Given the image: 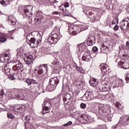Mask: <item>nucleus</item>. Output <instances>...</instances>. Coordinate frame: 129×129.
Wrapping results in <instances>:
<instances>
[{
	"mask_svg": "<svg viewBox=\"0 0 129 129\" xmlns=\"http://www.w3.org/2000/svg\"><path fill=\"white\" fill-rule=\"evenodd\" d=\"M72 124V121H69L68 123L64 124V126H69Z\"/></svg>",
	"mask_w": 129,
	"mask_h": 129,
	"instance_id": "nucleus-42",
	"label": "nucleus"
},
{
	"mask_svg": "<svg viewBox=\"0 0 129 129\" xmlns=\"http://www.w3.org/2000/svg\"><path fill=\"white\" fill-rule=\"evenodd\" d=\"M126 27L127 28V30H128L129 29V23L127 21V25H126Z\"/></svg>",
	"mask_w": 129,
	"mask_h": 129,
	"instance_id": "nucleus-54",
	"label": "nucleus"
},
{
	"mask_svg": "<svg viewBox=\"0 0 129 129\" xmlns=\"http://www.w3.org/2000/svg\"><path fill=\"white\" fill-rule=\"evenodd\" d=\"M109 82L107 81H104L101 83L99 86V89L102 92H104L105 91H108L109 90Z\"/></svg>",
	"mask_w": 129,
	"mask_h": 129,
	"instance_id": "nucleus-8",
	"label": "nucleus"
},
{
	"mask_svg": "<svg viewBox=\"0 0 129 129\" xmlns=\"http://www.w3.org/2000/svg\"><path fill=\"white\" fill-rule=\"evenodd\" d=\"M28 129H33V127L32 126H30V127H28Z\"/></svg>",
	"mask_w": 129,
	"mask_h": 129,
	"instance_id": "nucleus-57",
	"label": "nucleus"
},
{
	"mask_svg": "<svg viewBox=\"0 0 129 129\" xmlns=\"http://www.w3.org/2000/svg\"><path fill=\"white\" fill-rule=\"evenodd\" d=\"M113 29H114V31H117L119 29V26H118V25H115Z\"/></svg>",
	"mask_w": 129,
	"mask_h": 129,
	"instance_id": "nucleus-45",
	"label": "nucleus"
},
{
	"mask_svg": "<svg viewBox=\"0 0 129 129\" xmlns=\"http://www.w3.org/2000/svg\"><path fill=\"white\" fill-rule=\"evenodd\" d=\"M84 30H85V28L81 25H72L69 27L68 32L73 35H77Z\"/></svg>",
	"mask_w": 129,
	"mask_h": 129,
	"instance_id": "nucleus-4",
	"label": "nucleus"
},
{
	"mask_svg": "<svg viewBox=\"0 0 129 129\" xmlns=\"http://www.w3.org/2000/svg\"><path fill=\"white\" fill-rule=\"evenodd\" d=\"M7 41V38L5 37L0 38V43H5Z\"/></svg>",
	"mask_w": 129,
	"mask_h": 129,
	"instance_id": "nucleus-40",
	"label": "nucleus"
},
{
	"mask_svg": "<svg viewBox=\"0 0 129 129\" xmlns=\"http://www.w3.org/2000/svg\"><path fill=\"white\" fill-rule=\"evenodd\" d=\"M84 100H92L93 99V93L92 91H87L83 96Z\"/></svg>",
	"mask_w": 129,
	"mask_h": 129,
	"instance_id": "nucleus-11",
	"label": "nucleus"
},
{
	"mask_svg": "<svg viewBox=\"0 0 129 129\" xmlns=\"http://www.w3.org/2000/svg\"><path fill=\"white\" fill-rule=\"evenodd\" d=\"M42 113H49L50 109L52 108L50 101H44L42 104Z\"/></svg>",
	"mask_w": 129,
	"mask_h": 129,
	"instance_id": "nucleus-5",
	"label": "nucleus"
},
{
	"mask_svg": "<svg viewBox=\"0 0 129 129\" xmlns=\"http://www.w3.org/2000/svg\"><path fill=\"white\" fill-rule=\"evenodd\" d=\"M24 13L27 17H30L33 15V6L32 5L26 6L24 9Z\"/></svg>",
	"mask_w": 129,
	"mask_h": 129,
	"instance_id": "nucleus-10",
	"label": "nucleus"
},
{
	"mask_svg": "<svg viewBox=\"0 0 129 129\" xmlns=\"http://www.w3.org/2000/svg\"><path fill=\"white\" fill-rule=\"evenodd\" d=\"M60 12H58V11H54L52 12V15H59V16H60Z\"/></svg>",
	"mask_w": 129,
	"mask_h": 129,
	"instance_id": "nucleus-44",
	"label": "nucleus"
},
{
	"mask_svg": "<svg viewBox=\"0 0 129 129\" xmlns=\"http://www.w3.org/2000/svg\"><path fill=\"white\" fill-rule=\"evenodd\" d=\"M115 24H116L115 22H114V21L112 22V25H115Z\"/></svg>",
	"mask_w": 129,
	"mask_h": 129,
	"instance_id": "nucleus-56",
	"label": "nucleus"
},
{
	"mask_svg": "<svg viewBox=\"0 0 129 129\" xmlns=\"http://www.w3.org/2000/svg\"><path fill=\"white\" fill-rule=\"evenodd\" d=\"M64 6H63V5H61L59 7V10H60V11H62L63 12H64Z\"/></svg>",
	"mask_w": 129,
	"mask_h": 129,
	"instance_id": "nucleus-49",
	"label": "nucleus"
},
{
	"mask_svg": "<svg viewBox=\"0 0 129 129\" xmlns=\"http://www.w3.org/2000/svg\"><path fill=\"white\" fill-rule=\"evenodd\" d=\"M54 105H55V106H56V107H57V108H58V107H59V103H56L55 104H54Z\"/></svg>",
	"mask_w": 129,
	"mask_h": 129,
	"instance_id": "nucleus-52",
	"label": "nucleus"
},
{
	"mask_svg": "<svg viewBox=\"0 0 129 129\" xmlns=\"http://www.w3.org/2000/svg\"><path fill=\"white\" fill-rule=\"evenodd\" d=\"M80 107L82 108V109H85V108H86V104L84 103H81Z\"/></svg>",
	"mask_w": 129,
	"mask_h": 129,
	"instance_id": "nucleus-38",
	"label": "nucleus"
},
{
	"mask_svg": "<svg viewBox=\"0 0 129 129\" xmlns=\"http://www.w3.org/2000/svg\"><path fill=\"white\" fill-rule=\"evenodd\" d=\"M8 117L9 118L14 119V118H15V116L14 115H13L12 113H9V114H8Z\"/></svg>",
	"mask_w": 129,
	"mask_h": 129,
	"instance_id": "nucleus-41",
	"label": "nucleus"
},
{
	"mask_svg": "<svg viewBox=\"0 0 129 129\" xmlns=\"http://www.w3.org/2000/svg\"><path fill=\"white\" fill-rule=\"evenodd\" d=\"M10 60V53H5L2 54L1 57V61L3 63H5V62H8Z\"/></svg>",
	"mask_w": 129,
	"mask_h": 129,
	"instance_id": "nucleus-21",
	"label": "nucleus"
},
{
	"mask_svg": "<svg viewBox=\"0 0 129 129\" xmlns=\"http://www.w3.org/2000/svg\"><path fill=\"white\" fill-rule=\"evenodd\" d=\"M107 97H108V100H109V101H113V97L111 95H110V96L107 95Z\"/></svg>",
	"mask_w": 129,
	"mask_h": 129,
	"instance_id": "nucleus-39",
	"label": "nucleus"
},
{
	"mask_svg": "<svg viewBox=\"0 0 129 129\" xmlns=\"http://www.w3.org/2000/svg\"><path fill=\"white\" fill-rule=\"evenodd\" d=\"M5 73L6 74H7V75H8L9 79H10V80H15V79H16V78H15V77H14V72L13 73V74H12L11 73V70L10 69H9V68L8 67H5Z\"/></svg>",
	"mask_w": 129,
	"mask_h": 129,
	"instance_id": "nucleus-17",
	"label": "nucleus"
},
{
	"mask_svg": "<svg viewBox=\"0 0 129 129\" xmlns=\"http://www.w3.org/2000/svg\"><path fill=\"white\" fill-rule=\"evenodd\" d=\"M65 91L67 92V91H69V87H67Z\"/></svg>",
	"mask_w": 129,
	"mask_h": 129,
	"instance_id": "nucleus-53",
	"label": "nucleus"
},
{
	"mask_svg": "<svg viewBox=\"0 0 129 129\" xmlns=\"http://www.w3.org/2000/svg\"><path fill=\"white\" fill-rule=\"evenodd\" d=\"M51 64H52L53 67L55 68V69H56V70H58V69H60V68H61L59 60H58V59L56 58H54V59H53V61L51 62Z\"/></svg>",
	"mask_w": 129,
	"mask_h": 129,
	"instance_id": "nucleus-23",
	"label": "nucleus"
},
{
	"mask_svg": "<svg viewBox=\"0 0 129 129\" xmlns=\"http://www.w3.org/2000/svg\"><path fill=\"white\" fill-rule=\"evenodd\" d=\"M0 3L4 7H7V6H9L10 3V0H0Z\"/></svg>",
	"mask_w": 129,
	"mask_h": 129,
	"instance_id": "nucleus-31",
	"label": "nucleus"
},
{
	"mask_svg": "<svg viewBox=\"0 0 129 129\" xmlns=\"http://www.w3.org/2000/svg\"><path fill=\"white\" fill-rule=\"evenodd\" d=\"M118 66L120 68H124V69H129L128 62L122 60L118 62Z\"/></svg>",
	"mask_w": 129,
	"mask_h": 129,
	"instance_id": "nucleus-18",
	"label": "nucleus"
},
{
	"mask_svg": "<svg viewBox=\"0 0 129 129\" xmlns=\"http://www.w3.org/2000/svg\"><path fill=\"white\" fill-rule=\"evenodd\" d=\"M127 24V21L122 20L120 22L119 27L123 31V33H126L127 32V28L126 25Z\"/></svg>",
	"mask_w": 129,
	"mask_h": 129,
	"instance_id": "nucleus-14",
	"label": "nucleus"
},
{
	"mask_svg": "<svg viewBox=\"0 0 129 129\" xmlns=\"http://www.w3.org/2000/svg\"><path fill=\"white\" fill-rule=\"evenodd\" d=\"M123 86V83L122 80L121 79H117L115 81V83L114 85V87H117V88H122Z\"/></svg>",
	"mask_w": 129,
	"mask_h": 129,
	"instance_id": "nucleus-22",
	"label": "nucleus"
},
{
	"mask_svg": "<svg viewBox=\"0 0 129 129\" xmlns=\"http://www.w3.org/2000/svg\"><path fill=\"white\" fill-rule=\"evenodd\" d=\"M24 106L22 105H15L14 106V110L15 112L19 113H23V112L25 110L24 109Z\"/></svg>",
	"mask_w": 129,
	"mask_h": 129,
	"instance_id": "nucleus-15",
	"label": "nucleus"
},
{
	"mask_svg": "<svg viewBox=\"0 0 129 129\" xmlns=\"http://www.w3.org/2000/svg\"><path fill=\"white\" fill-rule=\"evenodd\" d=\"M62 97L64 104H71L73 101V97L70 93L64 94Z\"/></svg>",
	"mask_w": 129,
	"mask_h": 129,
	"instance_id": "nucleus-9",
	"label": "nucleus"
},
{
	"mask_svg": "<svg viewBox=\"0 0 129 129\" xmlns=\"http://www.w3.org/2000/svg\"><path fill=\"white\" fill-rule=\"evenodd\" d=\"M2 110H3V111H6L7 110V109H3Z\"/></svg>",
	"mask_w": 129,
	"mask_h": 129,
	"instance_id": "nucleus-58",
	"label": "nucleus"
},
{
	"mask_svg": "<svg viewBox=\"0 0 129 129\" xmlns=\"http://www.w3.org/2000/svg\"><path fill=\"white\" fill-rule=\"evenodd\" d=\"M76 69L78 72H80V73H82V74H84V73H85V70L83 69V68L79 67H77Z\"/></svg>",
	"mask_w": 129,
	"mask_h": 129,
	"instance_id": "nucleus-35",
	"label": "nucleus"
},
{
	"mask_svg": "<svg viewBox=\"0 0 129 129\" xmlns=\"http://www.w3.org/2000/svg\"><path fill=\"white\" fill-rule=\"evenodd\" d=\"M64 8H69V3L66 2L64 4Z\"/></svg>",
	"mask_w": 129,
	"mask_h": 129,
	"instance_id": "nucleus-47",
	"label": "nucleus"
},
{
	"mask_svg": "<svg viewBox=\"0 0 129 129\" xmlns=\"http://www.w3.org/2000/svg\"><path fill=\"white\" fill-rule=\"evenodd\" d=\"M113 103H114V106H116V107H117V108H119V109L121 108V104L119 103L118 102L114 101Z\"/></svg>",
	"mask_w": 129,
	"mask_h": 129,
	"instance_id": "nucleus-36",
	"label": "nucleus"
},
{
	"mask_svg": "<svg viewBox=\"0 0 129 129\" xmlns=\"http://www.w3.org/2000/svg\"><path fill=\"white\" fill-rule=\"evenodd\" d=\"M80 118H81V120H84V121H88L89 120V118L88 116L86 114H82L80 115Z\"/></svg>",
	"mask_w": 129,
	"mask_h": 129,
	"instance_id": "nucleus-34",
	"label": "nucleus"
},
{
	"mask_svg": "<svg viewBox=\"0 0 129 129\" xmlns=\"http://www.w3.org/2000/svg\"><path fill=\"white\" fill-rule=\"evenodd\" d=\"M8 22L10 24H12V25H16V18H15L14 16H9Z\"/></svg>",
	"mask_w": 129,
	"mask_h": 129,
	"instance_id": "nucleus-29",
	"label": "nucleus"
},
{
	"mask_svg": "<svg viewBox=\"0 0 129 129\" xmlns=\"http://www.w3.org/2000/svg\"><path fill=\"white\" fill-rule=\"evenodd\" d=\"M24 62L26 65L30 66L31 64H33V55H27L24 59Z\"/></svg>",
	"mask_w": 129,
	"mask_h": 129,
	"instance_id": "nucleus-16",
	"label": "nucleus"
},
{
	"mask_svg": "<svg viewBox=\"0 0 129 129\" xmlns=\"http://www.w3.org/2000/svg\"><path fill=\"white\" fill-rule=\"evenodd\" d=\"M91 112H93V111H91Z\"/></svg>",
	"mask_w": 129,
	"mask_h": 129,
	"instance_id": "nucleus-61",
	"label": "nucleus"
},
{
	"mask_svg": "<svg viewBox=\"0 0 129 129\" xmlns=\"http://www.w3.org/2000/svg\"><path fill=\"white\" fill-rule=\"evenodd\" d=\"M25 82L27 84L28 86H30L31 84H34V85H36L37 88H40V83H39L36 80L28 79L25 81Z\"/></svg>",
	"mask_w": 129,
	"mask_h": 129,
	"instance_id": "nucleus-13",
	"label": "nucleus"
},
{
	"mask_svg": "<svg viewBox=\"0 0 129 129\" xmlns=\"http://www.w3.org/2000/svg\"><path fill=\"white\" fill-rule=\"evenodd\" d=\"M89 8L85 7L83 9V12L84 14H86V16L90 19V22L94 23L97 19V13L93 11L88 12Z\"/></svg>",
	"mask_w": 129,
	"mask_h": 129,
	"instance_id": "nucleus-3",
	"label": "nucleus"
},
{
	"mask_svg": "<svg viewBox=\"0 0 129 129\" xmlns=\"http://www.w3.org/2000/svg\"><path fill=\"white\" fill-rule=\"evenodd\" d=\"M77 47V50H78L79 52H81V51H85V50H86V45H85V42L78 44Z\"/></svg>",
	"mask_w": 129,
	"mask_h": 129,
	"instance_id": "nucleus-24",
	"label": "nucleus"
},
{
	"mask_svg": "<svg viewBox=\"0 0 129 129\" xmlns=\"http://www.w3.org/2000/svg\"><path fill=\"white\" fill-rule=\"evenodd\" d=\"M126 81H128L129 82V73H128L126 75V77L125 78Z\"/></svg>",
	"mask_w": 129,
	"mask_h": 129,
	"instance_id": "nucleus-48",
	"label": "nucleus"
},
{
	"mask_svg": "<svg viewBox=\"0 0 129 129\" xmlns=\"http://www.w3.org/2000/svg\"><path fill=\"white\" fill-rule=\"evenodd\" d=\"M99 113L101 112H103V113H106L107 112V108H105L104 105H103L102 108L100 106L99 107Z\"/></svg>",
	"mask_w": 129,
	"mask_h": 129,
	"instance_id": "nucleus-33",
	"label": "nucleus"
},
{
	"mask_svg": "<svg viewBox=\"0 0 129 129\" xmlns=\"http://www.w3.org/2000/svg\"><path fill=\"white\" fill-rule=\"evenodd\" d=\"M89 83L91 86H97L98 85V81L96 80V79L92 78L90 79Z\"/></svg>",
	"mask_w": 129,
	"mask_h": 129,
	"instance_id": "nucleus-27",
	"label": "nucleus"
},
{
	"mask_svg": "<svg viewBox=\"0 0 129 129\" xmlns=\"http://www.w3.org/2000/svg\"><path fill=\"white\" fill-rule=\"evenodd\" d=\"M101 53H106L108 51V47L104 44H102L101 47Z\"/></svg>",
	"mask_w": 129,
	"mask_h": 129,
	"instance_id": "nucleus-32",
	"label": "nucleus"
},
{
	"mask_svg": "<svg viewBox=\"0 0 129 129\" xmlns=\"http://www.w3.org/2000/svg\"><path fill=\"white\" fill-rule=\"evenodd\" d=\"M60 38L57 33H54L49 36L47 39V41L49 44H57V42L59 41Z\"/></svg>",
	"mask_w": 129,
	"mask_h": 129,
	"instance_id": "nucleus-7",
	"label": "nucleus"
},
{
	"mask_svg": "<svg viewBox=\"0 0 129 129\" xmlns=\"http://www.w3.org/2000/svg\"><path fill=\"white\" fill-rule=\"evenodd\" d=\"M90 56L88 54V53L85 52L82 57V60L83 61H87V62H89L91 60Z\"/></svg>",
	"mask_w": 129,
	"mask_h": 129,
	"instance_id": "nucleus-28",
	"label": "nucleus"
},
{
	"mask_svg": "<svg viewBox=\"0 0 129 129\" xmlns=\"http://www.w3.org/2000/svg\"><path fill=\"white\" fill-rule=\"evenodd\" d=\"M87 46H92L95 43V37L94 36H90L88 37L87 41Z\"/></svg>",
	"mask_w": 129,
	"mask_h": 129,
	"instance_id": "nucleus-20",
	"label": "nucleus"
},
{
	"mask_svg": "<svg viewBox=\"0 0 129 129\" xmlns=\"http://www.w3.org/2000/svg\"><path fill=\"white\" fill-rule=\"evenodd\" d=\"M60 79V77H57L52 78L49 79V83L50 86H52V89H51V91L55 90L57 85L59 84V80Z\"/></svg>",
	"mask_w": 129,
	"mask_h": 129,
	"instance_id": "nucleus-6",
	"label": "nucleus"
},
{
	"mask_svg": "<svg viewBox=\"0 0 129 129\" xmlns=\"http://www.w3.org/2000/svg\"><path fill=\"white\" fill-rule=\"evenodd\" d=\"M126 46L129 47V41H127L126 43Z\"/></svg>",
	"mask_w": 129,
	"mask_h": 129,
	"instance_id": "nucleus-55",
	"label": "nucleus"
},
{
	"mask_svg": "<svg viewBox=\"0 0 129 129\" xmlns=\"http://www.w3.org/2000/svg\"><path fill=\"white\" fill-rule=\"evenodd\" d=\"M24 66H23V64L20 62V61H17V63L14 65L12 68L14 73L13 75H16V71L18 72V70H21L23 69Z\"/></svg>",
	"mask_w": 129,
	"mask_h": 129,
	"instance_id": "nucleus-12",
	"label": "nucleus"
},
{
	"mask_svg": "<svg viewBox=\"0 0 129 129\" xmlns=\"http://www.w3.org/2000/svg\"><path fill=\"white\" fill-rule=\"evenodd\" d=\"M7 95H8L10 99H14V98H16V93H15V92L14 91L8 92L7 93Z\"/></svg>",
	"mask_w": 129,
	"mask_h": 129,
	"instance_id": "nucleus-30",
	"label": "nucleus"
},
{
	"mask_svg": "<svg viewBox=\"0 0 129 129\" xmlns=\"http://www.w3.org/2000/svg\"><path fill=\"white\" fill-rule=\"evenodd\" d=\"M70 116H71V117H73V118H77V117H76V115H75L73 114H71L70 115Z\"/></svg>",
	"mask_w": 129,
	"mask_h": 129,
	"instance_id": "nucleus-50",
	"label": "nucleus"
},
{
	"mask_svg": "<svg viewBox=\"0 0 129 129\" xmlns=\"http://www.w3.org/2000/svg\"><path fill=\"white\" fill-rule=\"evenodd\" d=\"M34 34V32H32L30 34L27 35L26 37V42L28 43V45L31 47V48H37L40 44H41V40H37L34 37H31Z\"/></svg>",
	"mask_w": 129,
	"mask_h": 129,
	"instance_id": "nucleus-1",
	"label": "nucleus"
},
{
	"mask_svg": "<svg viewBox=\"0 0 129 129\" xmlns=\"http://www.w3.org/2000/svg\"><path fill=\"white\" fill-rule=\"evenodd\" d=\"M43 19H44L43 15L40 13H37L36 14V17L34 18L35 24H38V22H41Z\"/></svg>",
	"mask_w": 129,
	"mask_h": 129,
	"instance_id": "nucleus-19",
	"label": "nucleus"
},
{
	"mask_svg": "<svg viewBox=\"0 0 129 129\" xmlns=\"http://www.w3.org/2000/svg\"><path fill=\"white\" fill-rule=\"evenodd\" d=\"M92 51L93 52H97V51H98V48L96 46H94L92 48Z\"/></svg>",
	"mask_w": 129,
	"mask_h": 129,
	"instance_id": "nucleus-43",
	"label": "nucleus"
},
{
	"mask_svg": "<svg viewBox=\"0 0 129 129\" xmlns=\"http://www.w3.org/2000/svg\"><path fill=\"white\" fill-rule=\"evenodd\" d=\"M47 72H48L47 64H41L39 67H36L34 70V73L37 77L44 76V74H46Z\"/></svg>",
	"mask_w": 129,
	"mask_h": 129,
	"instance_id": "nucleus-2",
	"label": "nucleus"
},
{
	"mask_svg": "<svg viewBox=\"0 0 129 129\" xmlns=\"http://www.w3.org/2000/svg\"><path fill=\"white\" fill-rule=\"evenodd\" d=\"M52 25V22H51V21H49L48 22H47V23L45 25V28H46V29H50V28L51 27V25Z\"/></svg>",
	"mask_w": 129,
	"mask_h": 129,
	"instance_id": "nucleus-37",
	"label": "nucleus"
},
{
	"mask_svg": "<svg viewBox=\"0 0 129 129\" xmlns=\"http://www.w3.org/2000/svg\"><path fill=\"white\" fill-rule=\"evenodd\" d=\"M30 118H31V117L30 116V115H27L26 116V120H30Z\"/></svg>",
	"mask_w": 129,
	"mask_h": 129,
	"instance_id": "nucleus-51",
	"label": "nucleus"
},
{
	"mask_svg": "<svg viewBox=\"0 0 129 129\" xmlns=\"http://www.w3.org/2000/svg\"><path fill=\"white\" fill-rule=\"evenodd\" d=\"M63 15L64 16H68V14H64V13H63Z\"/></svg>",
	"mask_w": 129,
	"mask_h": 129,
	"instance_id": "nucleus-60",
	"label": "nucleus"
},
{
	"mask_svg": "<svg viewBox=\"0 0 129 129\" xmlns=\"http://www.w3.org/2000/svg\"><path fill=\"white\" fill-rule=\"evenodd\" d=\"M19 100H23L25 98V94L22 92H19L16 94L15 98H17Z\"/></svg>",
	"mask_w": 129,
	"mask_h": 129,
	"instance_id": "nucleus-26",
	"label": "nucleus"
},
{
	"mask_svg": "<svg viewBox=\"0 0 129 129\" xmlns=\"http://www.w3.org/2000/svg\"><path fill=\"white\" fill-rule=\"evenodd\" d=\"M117 20H118V19L116 18ZM117 24H118V20H117Z\"/></svg>",
	"mask_w": 129,
	"mask_h": 129,
	"instance_id": "nucleus-59",
	"label": "nucleus"
},
{
	"mask_svg": "<svg viewBox=\"0 0 129 129\" xmlns=\"http://www.w3.org/2000/svg\"><path fill=\"white\" fill-rule=\"evenodd\" d=\"M100 69L102 71V73H104V74L109 70V68L105 63L101 64L100 66Z\"/></svg>",
	"mask_w": 129,
	"mask_h": 129,
	"instance_id": "nucleus-25",
	"label": "nucleus"
},
{
	"mask_svg": "<svg viewBox=\"0 0 129 129\" xmlns=\"http://www.w3.org/2000/svg\"><path fill=\"white\" fill-rule=\"evenodd\" d=\"M4 90L0 91V98H2L4 96Z\"/></svg>",
	"mask_w": 129,
	"mask_h": 129,
	"instance_id": "nucleus-46",
	"label": "nucleus"
}]
</instances>
